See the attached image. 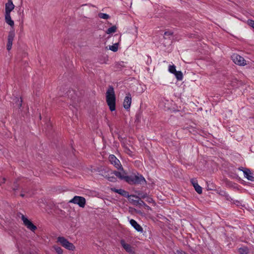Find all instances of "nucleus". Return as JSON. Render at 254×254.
Listing matches in <instances>:
<instances>
[{"label": "nucleus", "instance_id": "nucleus-4", "mask_svg": "<svg viewBox=\"0 0 254 254\" xmlns=\"http://www.w3.org/2000/svg\"><path fill=\"white\" fill-rule=\"evenodd\" d=\"M233 62L239 65L244 66L247 64V61L244 58L237 54H234L231 56Z\"/></svg>", "mask_w": 254, "mask_h": 254}, {"label": "nucleus", "instance_id": "nucleus-8", "mask_svg": "<svg viewBox=\"0 0 254 254\" xmlns=\"http://www.w3.org/2000/svg\"><path fill=\"white\" fill-rule=\"evenodd\" d=\"M240 170L242 171L244 173V177L248 180L252 182L254 181V176L253 173L248 169H239Z\"/></svg>", "mask_w": 254, "mask_h": 254}, {"label": "nucleus", "instance_id": "nucleus-26", "mask_svg": "<svg viewBox=\"0 0 254 254\" xmlns=\"http://www.w3.org/2000/svg\"><path fill=\"white\" fill-rule=\"evenodd\" d=\"M248 24L251 26L252 27H253L254 29V21L253 20H248Z\"/></svg>", "mask_w": 254, "mask_h": 254}, {"label": "nucleus", "instance_id": "nucleus-3", "mask_svg": "<svg viewBox=\"0 0 254 254\" xmlns=\"http://www.w3.org/2000/svg\"><path fill=\"white\" fill-rule=\"evenodd\" d=\"M57 240L58 242L60 243L64 248L70 251H73L75 249V247L73 244L69 242L65 238L63 237H59Z\"/></svg>", "mask_w": 254, "mask_h": 254}, {"label": "nucleus", "instance_id": "nucleus-16", "mask_svg": "<svg viewBox=\"0 0 254 254\" xmlns=\"http://www.w3.org/2000/svg\"><path fill=\"white\" fill-rule=\"evenodd\" d=\"M133 197H135V198L137 199V200H133V201L134 202V204L138 205L139 206H143L145 207H146L147 209H150V207L147 205L144 201L141 200L140 198H139L138 196L135 195H132V196Z\"/></svg>", "mask_w": 254, "mask_h": 254}, {"label": "nucleus", "instance_id": "nucleus-22", "mask_svg": "<svg viewBox=\"0 0 254 254\" xmlns=\"http://www.w3.org/2000/svg\"><path fill=\"white\" fill-rule=\"evenodd\" d=\"M117 30V27L116 26H113L110 28H109L106 31V33L108 34H110L111 33H115Z\"/></svg>", "mask_w": 254, "mask_h": 254}, {"label": "nucleus", "instance_id": "nucleus-12", "mask_svg": "<svg viewBox=\"0 0 254 254\" xmlns=\"http://www.w3.org/2000/svg\"><path fill=\"white\" fill-rule=\"evenodd\" d=\"M190 182L194 187L195 191L198 194H201L202 192V188L198 184L197 180L195 179H192L190 180Z\"/></svg>", "mask_w": 254, "mask_h": 254}, {"label": "nucleus", "instance_id": "nucleus-13", "mask_svg": "<svg viewBox=\"0 0 254 254\" xmlns=\"http://www.w3.org/2000/svg\"><path fill=\"white\" fill-rule=\"evenodd\" d=\"M14 7L15 6L12 1V0H8L7 2L5 3V13L10 14V12L14 9Z\"/></svg>", "mask_w": 254, "mask_h": 254}, {"label": "nucleus", "instance_id": "nucleus-28", "mask_svg": "<svg viewBox=\"0 0 254 254\" xmlns=\"http://www.w3.org/2000/svg\"><path fill=\"white\" fill-rule=\"evenodd\" d=\"M172 35V33L171 32L167 31L164 33L165 36H169V35Z\"/></svg>", "mask_w": 254, "mask_h": 254}, {"label": "nucleus", "instance_id": "nucleus-34", "mask_svg": "<svg viewBox=\"0 0 254 254\" xmlns=\"http://www.w3.org/2000/svg\"><path fill=\"white\" fill-rule=\"evenodd\" d=\"M21 196H22V197H23V196H24V194H21Z\"/></svg>", "mask_w": 254, "mask_h": 254}, {"label": "nucleus", "instance_id": "nucleus-5", "mask_svg": "<svg viewBox=\"0 0 254 254\" xmlns=\"http://www.w3.org/2000/svg\"><path fill=\"white\" fill-rule=\"evenodd\" d=\"M69 203L77 204L80 207L83 208L86 203L85 198L82 196H75L72 199L69 200Z\"/></svg>", "mask_w": 254, "mask_h": 254}, {"label": "nucleus", "instance_id": "nucleus-33", "mask_svg": "<svg viewBox=\"0 0 254 254\" xmlns=\"http://www.w3.org/2000/svg\"><path fill=\"white\" fill-rule=\"evenodd\" d=\"M19 102V107H21L22 105V100L20 99V101H18Z\"/></svg>", "mask_w": 254, "mask_h": 254}, {"label": "nucleus", "instance_id": "nucleus-31", "mask_svg": "<svg viewBox=\"0 0 254 254\" xmlns=\"http://www.w3.org/2000/svg\"><path fill=\"white\" fill-rule=\"evenodd\" d=\"M221 194L226 195V196H227V195H226V193L225 192V191H221Z\"/></svg>", "mask_w": 254, "mask_h": 254}, {"label": "nucleus", "instance_id": "nucleus-15", "mask_svg": "<svg viewBox=\"0 0 254 254\" xmlns=\"http://www.w3.org/2000/svg\"><path fill=\"white\" fill-rule=\"evenodd\" d=\"M14 37V34L13 32H10L7 38V50L9 51L12 47V42Z\"/></svg>", "mask_w": 254, "mask_h": 254}, {"label": "nucleus", "instance_id": "nucleus-11", "mask_svg": "<svg viewBox=\"0 0 254 254\" xmlns=\"http://www.w3.org/2000/svg\"><path fill=\"white\" fill-rule=\"evenodd\" d=\"M131 103V95L130 94H128L127 95V96L125 98V99H124V101L123 102L124 107L127 110L129 109L130 108Z\"/></svg>", "mask_w": 254, "mask_h": 254}, {"label": "nucleus", "instance_id": "nucleus-17", "mask_svg": "<svg viewBox=\"0 0 254 254\" xmlns=\"http://www.w3.org/2000/svg\"><path fill=\"white\" fill-rule=\"evenodd\" d=\"M5 19L6 22L10 26L13 27L14 26V21L11 19L10 14L5 13Z\"/></svg>", "mask_w": 254, "mask_h": 254}, {"label": "nucleus", "instance_id": "nucleus-23", "mask_svg": "<svg viewBox=\"0 0 254 254\" xmlns=\"http://www.w3.org/2000/svg\"><path fill=\"white\" fill-rule=\"evenodd\" d=\"M98 16L100 18L104 19H108L110 17V16L108 14L101 12L98 13Z\"/></svg>", "mask_w": 254, "mask_h": 254}, {"label": "nucleus", "instance_id": "nucleus-1", "mask_svg": "<svg viewBox=\"0 0 254 254\" xmlns=\"http://www.w3.org/2000/svg\"><path fill=\"white\" fill-rule=\"evenodd\" d=\"M107 103L111 111L116 109V97L115 91L112 86H110L106 93Z\"/></svg>", "mask_w": 254, "mask_h": 254}, {"label": "nucleus", "instance_id": "nucleus-19", "mask_svg": "<svg viewBox=\"0 0 254 254\" xmlns=\"http://www.w3.org/2000/svg\"><path fill=\"white\" fill-rule=\"evenodd\" d=\"M249 252V249L246 247H243L239 249V253L240 254H248Z\"/></svg>", "mask_w": 254, "mask_h": 254}, {"label": "nucleus", "instance_id": "nucleus-32", "mask_svg": "<svg viewBox=\"0 0 254 254\" xmlns=\"http://www.w3.org/2000/svg\"><path fill=\"white\" fill-rule=\"evenodd\" d=\"M115 179L114 177H109L108 178V180L110 181H113V180Z\"/></svg>", "mask_w": 254, "mask_h": 254}, {"label": "nucleus", "instance_id": "nucleus-2", "mask_svg": "<svg viewBox=\"0 0 254 254\" xmlns=\"http://www.w3.org/2000/svg\"><path fill=\"white\" fill-rule=\"evenodd\" d=\"M127 182L130 184H142L145 183L144 178L139 174L137 175L128 176Z\"/></svg>", "mask_w": 254, "mask_h": 254}, {"label": "nucleus", "instance_id": "nucleus-9", "mask_svg": "<svg viewBox=\"0 0 254 254\" xmlns=\"http://www.w3.org/2000/svg\"><path fill=\"white\" fill-rule=\"evenodd\" d=\"M121 244L124 249L129 254H135V252L133 248H132L129 244H127L123 240L121 241Z\"/></svg>", "mask_w": 254, "mask_h": 254}, {"label": "nucleus", "instance_id": "nucleus-29", "mask_svg": "<svg viewBox=\"0 0 254 254\" xmlns=\"http://www.w3.org/2000/svg\"><path fill=\"white\" fill-rule=\"evenodd\" d=\"M148 196L146 194H143L142 195H141L140 197L141 198H143V199H146L147 197H148Z\"/></svg>", "mask_w": 254, "mask_h": 254}, {"label": "nucleus", "instance_id": "nucleus-18", "mask_svg": "<svg viewBox=\"0 0 254 254\" xmlns=\"http://www.w3.org/2000/svg\"><path fill=\"white\" fill-rule=\"evenodd\" d=\"M112 191L117 192L123 196H126L127 194V191L122 189H116V188H111Z\"/></svg>", "mask_w": 254, "mask_h": 254}, {"label": "nucleus", "instance_id": "nucleus-30", "mask_svg": "<svg viewBox=\"0 0 254 254\" xmlns=\"http://www.w3.org/2000/svg\"><path fill=\"white\" fill-rule=\"evenodd\" d=\"M5 182V178H3L2 179V181H1V182L0 183V184H4Z\"/></svg>", "mask_w": 254, "mask_h": 254}, {"label": "nucleus", "instance_id": "nucleus-20", "mask_svg": "<svg viewBox=\"0 0 254 254\" xmlns=\"http://www.w3.org/2000/svg\"><path fill=\"white\" fill-rule=\"evenodd\" d=\"M178 80H182L183 79V73L181 71H176L174 74Z\"/></svg>", "mask_w": 254, "mask_h": 254}, {"label": "nucleus", "instance_id": "nucleus-24", "mask_svg": "<svg viewBox=\"0 0 254 254\" xmlns=\"http://www.w3.org/2000/svg\"><path fill=\"white\" fill-rule=\"evenodd\" d=\"M169 71L170 72L174 74L176 72V66L174 65H170L169 66Z\"/></svg>", "mask_w": 254, "mask_h": 254}, {"label": "nucleus", "instance_id": "nucleus-6", "mask_svg": "<svg viewBox=\"0 0 254 254\" xmlns=\"http://www.w3.org/2000/svg\"><path fill=\"white\" fill-rule=\"evenodd\" d=\"M21 219L25 226H26L29 230L32 232H34L37 229L36 226L24 215H22Z\"/></svg>", "mask_w": 254, "mask_h": 254}, {"label": "nucleus", "instance_id": "nucleus-25", "mask_svg": "<svg viewBox=\"0 0 254 254\" xmlns=\"http://www.w3.org/2000/svg\"><path fill=\"white\" fill-rule=\"evenodd\" d=\"M54 248L58 254H63V250L61 248L58 246H54Z\"/></svg>", "mask_w": 254, "mask_h": 254}, {"label": "nucleus", "instance_id": "nucleus-14", "mask_svg": "<svg viewBox=\"0 0 254 254\" xmlns=\"http://www.w3.org/2000/svg\"><path fill=\"white\" fill-rule=\"evenodd\" d=\"M129 223L130 225L134 228V229L136 230L138 232H143V229L141 227V226L137 223V222L133 220V219H130L129 220Z\"/></svg>", "mask_w": 254, "mask_h": 254}, {"label": "nucleus", "instance_id": "nucleus-27", "mask_svg": "<svg viewBox=\"0 0 254 254\" xmlns=\"http://www.w3.org/2000/svg\"><path fill=\"white\" fill-rule=\"evenodd\" d=\"M145 200L147 202H148V203H153L154 202L153 199L151 197H149V196L147 197V198L145 199Z\"/></svg>", "mask_w": 254, "mask_h": 254}, {"label": "nucleus", "instance_id": "nucleus-10", "mask_svg": "<svg viewBox=\"0 0 254 254\" xmlns=\"http://www.w3.org/2000/svg\"><path fill=\"white\" fill-rule=\"evenodd\" d=\"M121 170L122 172H118L115 171L113 172V174H114L117 177L119 178L121 180H124L127 182V179L128 176H127V173L124 170L123 168V170Z\"/></svg>", "mask_w": 254, "mask_h": 254}, {"label": "nucleus", "instance_id": "nucleus-21", "mask_svg": "<svg viewBox=\"0 0 254 254\" xmlns=\"http://www.w3.org/2000/svg\"><path fill=\"white\" fill-rule=\"evenodd\" d=\"M118 47H119V44L118 43H115L113 45L109 46V49L111 51L116 52L118 50Z\"/></svg>", "mask_w": 254, "mask_h": 254}, {"label": "nucleus", "instance_id": "nucleus-7", "mask_svg": "<svg viewBox=\"0 0 254 254\" xmlns=\"http://www.w3.org/2000/svg\"><path fill=\"white\" fill-rule=\"evenodd\" d=\"M109 160L110 163L117 169L123 170V167L120 160L114 155H110L109 156Z\"/></svg>", "mask_w": 254, "mask_h": 254}]
</instances>
